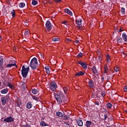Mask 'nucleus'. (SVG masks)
<instances>
[{
  "instance_id": "9d476101",
  "label": "nucleus",
  "mask_w": 127,
  "mask_h": 127,
  "mask_svg": "<svg viewBox=\"0 0 127 127\" xmlns=\"http://www.w3.org/2000/svg\"><path fill=\"white\" fill-rule=\"evenodd\" d=\"M78 64L81 65L84 69H87V65H86V63H84V62L79 61V62H78Z\"/></svg>"
},
{
  "instance_id": "c756f323",
  "label": "nucleus",
  "mask_w": 127,
  "mask_h": 127,
  "mask_svg": "<svg viewBox=\"0 0 127 127\" xmlns=\"http://www.w3.org/2000/svg\"><path fill=\"white\" fill-rule=\"evenodd\" d=\"M52 40L54 42L59 41V40H60V38H58V37H55V38L52 39Z\"/></svg>"
},
{
  "instance_id": "9b49d317",
  "label": "nucleus",
  "mask_w": 127,
  "mask_h": 127,
  "mask_svg": "<svg viewBox=\"0 0 127 127\" xmlns=\"http://www.w3.org/2000/svg\"><path fill=\"white\" fill-rule=\"evenodd\" d=\"M88 85L89 87L91 88H95V85L94 84L93 80H89L88 82Z\"/></svg>"
},
{
  "instance_id": "6ab92c4d",
  "label": "nucleus",
  "mask_w": 127,
  "mask_h": 127,
  "mask_svg": "<svg viewBox=\"0 0 127 127\" xmlns=\"http://www.w3.org/2000/svg\"><path fill=\"white\" fill-rule=\"evenodd\" d=\"M107 118H108V115H107L106 114L101 115V119H102V120H105V121H106Z\"/></svg>"
},
{
  "instance_id": "4c0bfd02",
  "label": "nucleus",
  "mask_w": 127,
  "mask_h": 127,
  "mask_svg": "<svg viewBox=\"0 0 127 127\" xmlns=\"http://www.w3.org/2000/svg\"><path fill=\"white\" fill-rule=\"evenodd\" d=\"M114 70H115V72H118V71H119V70H120V68L118 66H115L114 67Z\"/></svg>"
},
{
  "instance_id": "1a4fd4ad",
  "label": "nucleus",
  "mask_w": 127,
  "mask_h": 127,
  "mask_svg": "<svg viewBox=\"0 0 127 127\" xmlns=\"http://www.w3.org/2000/svg\"><path fill=\"white\" fill-rule=\"evenodd\" d=\"M7 87H9L11 90H14V89H15L14 84H12L11 82H9V81L7 82Z\"/></svg>"
},
{
  "instance_id": "5fc2aeb1",
  "label": "nucleus",
  "mask_w": 127,
  "mask_h": 127,
  "mask_svg": "<svg viewBox=\"0 0 127 127\" xmlns=\"http://www.w3.org/2000/svg\"><path fill=\"white\" fill-rule=\"evenodd\" d=\"M44 119H45V118H42L41 119L42 122H43V121H44Z\"/></svg>"
},
{
  "instance_id": "0eeeda50",
  "label": "nucleus",
  "mask_w": 127,
  "mask_h": 127,
  "mask_svg": "<svg viewBox=\"0 0 127 127\" xmlns=\"http://www.w3.org/2000/svg\"><path fill=\"white\" fill-rule=\"evenodd\" d=\"M76 22L77 24V28H79V29H82V20L81 19H78L76 20Z\"/></svg>"
},
{
  "instance_id": "5701e85b",
  "label": "nucleus",
  "mask_w": 127,
  "mask_h": 127,
  "mask_svg": "<svg viewBox=\"0 0 127 127\" xmlns=\"http://www.w3.org/2000/svg\"><path fill=\"white\" fill-rule=\"evenodd\" d=\"M45 69L47 74H49L50 73V67L49 66H46Z\"/></svg>"
},
{
  "instance_id": "58836bf2",
  "label": "nucleus",
  "mask_w": 127,
  "mask_h": 127,
  "mask_svg": "<svg viewBox=\"0 0 127 127\" xmlns=\"http://www.w3.org/2000/svg\"><path fill=\"white\" fill-rule=\"evenodd\" d=\"M68 119H69V116L68 115H65L64 117V120H68Z\"/></svg>"
},
{
  "instance_id": "f704fd0d",
  "label": "nucleus",
  "mask_w": 127,
  "mask_h": 127,
  "mask_svg": "<svg viewBox=\"0 0 127 127\" xmlns=\"http://www.w3.org/2000/svg\"><path fill=\"white\" fill-rule=\"evenodd\" d=\"M38 2L37 1L35 0H33L32 1V4H33V5H36V4H37Z\"/></svg>"
},
{
  "instance_id": "bb28decb",
  "label": "nucleus",
  "mask_w": 127,
  "mask_h": 127,
  "mask_svg": "<svg viewBox=\"0 0 127 127\" xmlns=\"http://www.w3.org/2000/svg\"><path fill=\"white\" fill-rule=\"evenodd\" d=\"M19 7H21V8H22L23 7H24V6H25V3H24V2H21L19 4Z\"/></svg>"
},
{
  "instance_id": "f3484780",
  "label": "nucleus",
  "mask_w": 127,
  "mask_h": 127,
  "mask_svg": "<svg viewBox=\"0 0 127 127\" xmlns=\"http://www.w3.org/2000/svg\"><path fill=\"white\" fill-rule=\"evenodd\" d=\"M64 11L66 13H67V14H69V15H73V13L68 9H65Z\"/></svg>"
},
{
  "instance_id": "680f3d73",
  "label": "nucleus",
  "mask_w": 127,
  "mask_h": 127,
  "mask_svg": "<svg viewBox=\"0 0 127 127\" xmlns=\"http://www.w3.org/2000/svg\"><path fill=\"white\" fill-rule=\"evenodd\" d=\"M18 107H19V105L17 104Z\"/></svg>"
},
{
  "instance_id": "3c124183",
  "label": "nucleus",
  "mask_w": 127,
  "mask_h": 127,
  "mask_svg": "<svg viewBox=\"0 0 127 127\" xmlns=\"http://www.w3.org/2000/svg\"><path fill=\"white\" fill-rule=\"evenodd\" d=\"M63 23L64 24H66V23H67V21H64V22H63Z\"/></svg>"
},
{
  "instance_id": "7ed1b4c3",
  "label": "nucleus",
  "mask_w": 127,
  "mask_h": 127,
  "mask_svg": "<svg viewBox=\"0 0 127 127\" xmlns=\"http://www.w3.org/2000/svg\"><path fill=\"white\" fill-rule=\"evenodd\" d=\"M29 71V67H25V65H23L22 67L21 73L22 75L24 78H26L28 71Z\"/></svg>"
},
{
  "instance_id": "ea45409f",
  "label": "nucleus",
  "mask_w": 127,
  "mask_h": 127,
  "mask_svg": "<svg viewBox=\"0 0 127 127\" xmlns=\"http://www.w3.org/2000/svg\"><path fill=\"white\" fill-rule=\"evenodd\" d=\"M82 56L83 54L80 53L77 55V58H79V57H82Z\"/></svg>"
},
{
  "instance_id": "052dcab7",
  "label": "nucleus",
  "mask_w": 127,
  "mask_h": 127,
  "mask_svg": "<svg viewBox=\"0 0 127 127\" xmlns=\"http://www.w3.org/2000/svg\"><path fill=\"white\" fill-rule=\"evenodd\" d=\"M64 27H67V26H66V25H65V26H64Z\"/></svg>"
},
{
  "instance_id": "a19ab883",
  "label": "nucleus",
  "mask_w": 127,
  "mask_h": 127,
  "mask_svg": "<svg viewBox=\"0 0 127 127\" xmlns=\"http://www.w3.org/2000/svg\"><path fill=\"white\" fill-rule=\"evenodd\" d=\"M101 95L102 97H105L106 96V93H105L104 92H101Z\"/></svg>"
},
{
  "instance_id": "37998d69",
  "label": "nucleus",
  "mask_w": 127,
  "mask_h": 127,
  "mask_svg": "<svg viewBox=\"0 0 127 127\" xmlns=\"http://www.w3.org/2000/svg\"><path fill=\"white\" fill-rule=\"evenodd\" d=\"M124 90L125 92H127V85L125 86L124 87Z\"/></svg>"
},
{
  "instance_id": "13d9d810",
  "label": "nucleus",
  "mask_w": 127,
  "mask_h": 127,
  "mask_svg": "<svg viewBox=\"0 0 127 127\" xmlns=\"http://www.w3.org/2000/svg\"><path fill=\"white\" fill-rule=\"evenodd\" d=\"M1 84V82H0V86Z\"/></svg>"
},
{
  "instance_id": "f8f14e48",
  "label": "nucleus",
  "mask_w": 127,
  "mask_h": 127,
  "mask_svg": "<svg viewBox=\"0 0 127 127\" xmlns=\"http://www.w3.org/2000/svg\"><path fill=\"white\" fill-rule=\"evenodd\" d=\"M83 75H85L84 72L79 71L75 74V76L79 77V76H83Z\"/></svg>"
},
{
  "instance_id": "4be33fe9",
  "label": "nucleus",
  "mask_w": 127,
  "mask_h": 127,
  "mask_svg": "<svg viewBox=\"0 0 127 127\" xmlns=\"http://www.w3.org/2000/svg\"><path fill=\"white\" fill-rule=\"evenodd\" d=\"M92 70L94 74H97V73H98V70H97V68H96V66L92 67Z\"/></svg>"
},
{
  "instance_id": "6e6d98bb",
  "label": "nucleus",
  "mask_w": 127,
  "mask_h": 127,
  "mask_svg": "<svg viewBox=\"0 0 127 127\" xmlns=\"http://www.w3.org/2000/svg\"><path fill=\"white\" fill-rule=\"evenodd\" d=\"M1 37H0V41H1Z\"/></svg>"
},
{
  "instance_id": "ddd939ff",
  "label": "nucleus",
  "mask_w": 127,
  "mask_h": 127,
  "mask_svg": "<svg viewBox=\"0 0 127 127\" xmlns=\"http://www.w3.org/2000/svg\"><path fill=\"white\" fill-rule=\"evenodd\" d=\"M2 65H3V61L2 60V57L0 56V68L3 69Z\"/></svg>"
},
{
  "instance_id": "a211bd4d",
  "label": "nucleus",
  "mask_w": 127,
  "mask_h": 127,
  "mask_svg": "<svg viewBox=\"0 0 127 127\" xmlns=\"http://www.w3.org/2000/svg\"><path fill=\"white\" fill-rule=\"evenodd\" d=\"M56 115L58 117H60V118H63V117H64V114L62 113V112H57Z\"/></svg>"
},
{
  "instance_id": "c9c22d12",
  "label": "nucleus",
  "mask_w": 127,
  "mask_h": 127,
  "mask_svg": "<svg viewBox=\"0 0 127 127\" xmlns=\"http://www.w3.org/2000/svg\"><path fill=\"white\" fill-rule=\"evenodd\" d=\"M117 40L118 42H122V41H123V39H122V38H121V37H118L117 38Z\"/></svg>"
},
{
  "instance_id": "4468645a",
  "label": "nucleus",
  "mask_w": 127,
  "mask_h": 127,
  "mask_svg": "<svg viewBox=\"0 0 127 127\" xmlns=\"http://www.w3.org/2000/svg\"><path fill=\"white\" fill-rule=\"evenodd\" d=\"M26 108H27V109H31V108H32V104L31 102H28L27 103L26 105Z\"/></svg>"
},
{
  "instance_id": "c03bdc74",
  "label": "nucleus",
  "mask_w": 127,
  "mask_h": 127,
  "mask_svg": "<svg viewBox=\"0 0 127 127\" xmlns=\"http://www.w3.org/2000/svg\"><path fill=\"white\" fill-rule=\"evenodd\" d=\"M25 35H26V36H28V31H25Z\"/></svg>"
},
{
  "instance_id": "2f4dec72",
  "label": "nucleus",
  "mask_w": 127,
  "mask_h": 127,
  "mask_svg": "<svg viewBox=\"0 0 127 127\" xmlns=\"http://www.w3.org/2000/svg\"><path fill=\"white\" fill-rule=\"evenodd\" d=\"M108 69V65H105V66H104V72L105 73H107Z\"/></svg>"
},
{
  "instance_id": "603ef678",
  "label": "nucleus",
  "mask_w": 127,
  "mask_h": 127,
  "mask_svg": "<svg viewBox=\"0 0 127 127\" xmlns=\"http://www.w3.org/2000/svg\"><path fill=\"white\" fill-rule=\"evenodd\" d=\"M66 41H68V42L71 41V40H70V39H68V38L66 39Z\"/></svg>"
},
{
  "instance_id": "2eb2a0df",
  "label": "nucleus",
  "mask_w": 127,
  "mask_h": 127,
  "mask_svg": "<svg viewBox=\"0 0 127 127\" xmlns=\"http://www.w3.org/2000/svg\"><path fill=\"white\" fill-rule=\"evenodd\" d=\"M1 94H7L8 93V88H5L0 91Z\"/></svg>"
},
{
  "instance_id": "864d4df0",
  "label": "nucleus",
  "mask_w": 127,
  "mask_h": 127,
  "mask_svg": "<svg viewBox=\"0 0 127 127\" xmlns=\"http://www.w3.org/2000/svg\"><path fill=\"white\" fill-rule=\"evenodd\" d=\"M75 43H76V44L79 43V40L75 41Z\"/></svg>"
},
{
  "instance_id": "8fccbe9b",
  "label": "nucleus",
  "mask_w": 127,
  "mask_h": 127,
  "mask_svg": "<svg viewBox=\"0 0 127 127\" xmlns=\"http://www.w3.org/2000/svg\"><path fill=\"white\" fill-rule=\"evenodd\" d=\"M101 80H102V82H104V81H105V78L104 77H102Z\"/></svg>"
},
{
  "instance_id": "473e14b6",
  "label": "nucleus",
  "mask_w": 127,
  "mask_h": 127,
  "mask_svg": "<svg viewBox=\"0 0 127 127\" xmlns=\"http://www.w3.org/2000/svg\"><path fill=\"white\" fill-rule=\"evenodd\" d=\"M107 62H111V57L109 55H107Z\"/></svg>"
},
{
  "instance_id": "79ce46f5",
  "label": "nucleus",
  "mask_w": 127,
  "mask_h": 127,
  "mask_svg": "<svg viewBox=\"0 0 127 127\" xmlns=\"http://www.w3.org/2000/svg\"><path fill=\"white\" fill-rule=\"evenodd\" d=\"M23 127H31V126L30 125L26 124L25 125H24Z\"/></svg>"
},
{
  "instance_id": "cd10ccee",
  "label": "nucleus",
  "mask_w": 127,
  "mask_h": 127,
  "mask_svg": "<svg viewBox=\"0 0 127 127\" xmlns=\"http://www.w3.org/2000/svg\"><path fill=\"white\" fill-rule=\"evenodd\" d=\"M12 66H16V64H9L7 65V67L8 68H10V67H11Z\"/></svg>"
},
{
  "instance_id": "423d86ee",
  "label": "nucleus",
  "mask_w": 127,
  "mask_h": 127,
  "mask_svg": "<svg viewBox=\"0 0 127 127\" xmlns=\"http://www.w3.org/2000/svg\"><path fill=\"white\" fill-rule=\"evenodd\" d=\"M50 88L53 91H56V89H57V84L55 82L52 81L51 83Z\"/></svg>"
},
{
  "instance_id": "39448f33",
  "label": "nucleus",
  "mask_w": 127,
  "mask_h": 127,
  "mask_svg": "<svg viewBox=\"0 0 127 127\" xmlns=\"http://www.w3.org/2000/svg\"><path fill=\"white\" fill-rule=\"evenodd\" d=\"M46 28L47 30V31H50L51 29H52V25L51 24V22L49 21H47L46 23Z\"/></svg>"
},
{
  "instance_id": "de8ad7c7",
  "label": "nucleus",
  "mask_w": 127,
  "mask_h": 127,
  "mask_svg": "<svg viewBox=\"0 0 127 127\" xmlns=\"http://www.w3.org/2000/svg\"><path fill=\"white\" fill-rule=\"evenodd\" d=\"M99 62H101V61H102V58H101V57H99Z\"/></svg>"
},
{
  "instance_id": "72a5a7b5",
  "label": "nucleus",
  "mask_w": 127,
  "mask_h": 127,
  "mask_svg": "<svg viewBox=\"0 0 127 127\" xmlns=\"http://www.w3.org/2000/svg\"><path fill=\"white\" fill-rule=\"evenodd\" d=\"M11 14H12V17H14L15 16V12L14 11V9H13L12 11L11 12Z\"/></svg>"
},
{
  "instance_id": "bf43d9fd",
  "label": "nucleus",
  "mask_w": 127,
  "mask_h": 127,
  "mask_svg": "<svg viewBox=\"0 0 127 127\" xmlns=\"http://www.w3.org/2000/svg\"><path fill=\"white\" fill-rule=\"evenodd\" d=\"M126 113L127 114V110L126 111Z\"/></svg>"
},
{
  "instance_id": "6e6552de",
  "label": "nucleus",
  "mask_w": 127,
  "mask_h": 127,
  "mask_svg": "<svg viewBox=\"0 0 127 127\" xmlns=\"http://www.w3.org/2000/svg\"><path fill=\"white\" fill-rule=\"evenodd\" d=\"M14 121V118H12L11 117H7L4 119V122L5 123H12Z\"/></svg>"
},
{
  "instance_id": "a878e982",
  "label": "nucleus",
  "mask_w": 127,
  "mask_h": 127,
  "mask_svg": "<svg viewBox=\"0 0 127 127\" xmlns=\"http://www.w3.org/2000/svg\"><path fill=\"white\" fill-rule=\"evenodd\" d=\"M126 12V9L124 7L121 8V13L122 15H124Z\"/></svg>"
},
{
  "instance_id": "09e8293b",
  "label": "nucleus",
  "mask_w": 127,
  "mask_h": 127,
  "mask_svg": "<svg viewBox=\"0 0 127 127\" xmlns=\"http://www.w3.org/2000/svg\"><path fill=\"white\" fill-rule=\"evenodd\" d=\"M123 31V29H122V28H120V29L119 30L120 32H122V31Z\"/></svg>"
},
{
  "instance_id": "e433bc0d",
  "label": "nucleus",
  "mask_w": 127,
  "mask_h": 127,
  "mask_svg": "<svg viewBox=\"0 0 127 127\" xmlns=\"http://www.w3.org/2000/svg\"><path fill=\"white\" fill-rule=\"evenodd\" d=\"M63 90L64 94H66L67 93V91H68V88H67V87H64Z\"/></svg>"
},
{
  "instance_id": "a18cd8bd",
  "label": "nucleus",
  "mask_w": 127,
  "mask_h": 127,
  "mask_svg": "<svg viewBox=\"0 0 127 127\" xmlns=\"http://www.w3.org/2000/svg\"><path fill=\"white\" fill-rule=\"evenodd\" d=\"M95 105H97V106H100V103L98 101H95Z\"/></svg>"
},
{
  "instance_id": "aec40b11",
  "label": "nucleus",
  "mask_w": 127,
  "mask_h": 127,
  "mask_svg": "<svg viewBox=\"0 0 127 127\" xmlns=\"http://www.w3.org/2000/svg\"><path fill=\"white\" fill-rule=\"evenodd\" d=\"M122 37H123V40H124V41H126V42H127V34H126V33L123 34Z\"/></svg>"
},
{
  "instance_id": "dca6fc26",
  "label": "nucleus",
  "mask_w": 127,
  "mask_h": 127,
  "mask_svg": "<svg viewBox=\"0 0 127 127\" xmlns=\"http://www.w3.org/2000/svg\"><path fill=\"white\" fill-rule=\"evenodd\" d=\"M77 125L78 127H82L83 126V121L81 120H78L77 121Z\"/></svg>"
},
{
  "instance_id": "f03ea898",
  "label": "nucleus",
  "mask_w": 127,
  "mask_h": 127,
  "mask_svg": "<svg viewBox=\"0 0 127 127\" xmlns=\"http://www.w3.org/2000/svg\"><path fill=\"white\" fill-rule=\"evenodd\" d=\"M37 66H38V63H37V59L36 58H33L30 63V67H31V69L33 70H35L36 68H37Z\"/></svg>"
},
{
  "instance_id": "c85d7f7f",
  "label": "nucleus",
  "mask_w": 127,
  "mask_h": 127,
  "mask_svg": "<svg viewBox=\"0 0 127 127\" xmlns=\"http://www.w3.org/2000/svg\"><path fill=\"white\" fill-rule=\"evenodd\" d=\"M106 107L107 109H111L112 108V104L111 103H108L106 104Z\"/></svg>"
},
{
  "instance_id": "7c9ffc66",
  "label": "nucleus",
  "mask_w": 127,
  "mask_h": 127,
  "mask_svg": "<svg viewBox=\"0 0 127 127\" xmlns=\"http://www.w3.org/2000/svg\"><path fill=\"white\" fill-rule=\"evenodd\" d=\"M32 99H33V100H35V101H38V100H39V98H38V97L34 95H32Z\"/></svg>"
},
{
  "instance_id": "49530a36",
  "label": "nucleus",
  "mask_w": 127,
  "mask_h": 127,
  "mask_svg": "<svg viewBox=\"0 0 127 127\" xmlns=\"http://www.w3.org/2000/svg\"><path fill=\"white\" fill-rule=\"evenodd\" d=\"M55 2H60L62 0H54Z\"/></svg>"
},
{
  "instance_id": "393cba45",
  "label": "nucleus",
  "mask_w": 127,
  "mask_h": 127,
  "mask_svg": "<svg viewBox=\"0 0 127 127\" xmlns=\"http://www.w3.org/2000/svg\"><path fill=\"white\" fill-rule=\"evenodd\" d=\"M92 125V122L91 121H86V126L87 127H90Z\"/></svg>"
},
{
  "instance_id": "412c9836",
  "label": "nucleus",
  "mask_w": 127,
  "mask_h": 127,
  "mask_svg": "<svg viewBox=\"0 0 127 127\" xmlns=\"http://www.w3.org/2000/svg\"><path fill=\"white\" fill-rule=\"evenodd\" d=\"M40 126H41V127H48V124L45 123V122H44V121H42L40 123Z\"/></svg>"
},
{
  "instance_id": "4d7b16f0",
  "label": "nucleus",
  "mask_w": 127,
  "mask_h": 127,
  "mask_svg": "<svg viewBox=\"0 0 127 127\" xmlns=\"http://www.w3.org/2000/svg\"><path fill=\"white\" fill-rule=\"evenodd\" d=\"M66 125H67V126H69V124L67 123H65Z\"/></svg>"
},
{
  "instance_id": "b1692460",
  "label": "nucleus",
  "mask_w": 127,
  "mask_h": 127,
  "mask_svg": "<svg viewBox=\"0 0 127 127\" xmlns=\"http://www.w3.org/2000/svg\"><path fill=\"white\" fill-rule=\"evenodd\" d=\"M32 93L34 95H36V94H38V90L36 89H33L32 90Z\"/></svg>"
},
{
  "instance_id": "f257e3e1",
  "label": "nucleus",
  "mask_w": 127,
  "mask_h": 127,
  "mask_svg": "<svg viewBox=\"0 0 127 127\" xmlns=\"http://www.w3.org/2000/svg\"><path fill=\"white\" fill-rule=\"evenodd\" d=\"M60 95L58 94H55V98L58 103V104H60L64 103V104H67V101L64 100V99H65V97H63L62 95V92H60Z\"/></svg>"
},
{
  "instance_id": "20e7f679",
  "label": "nucleus",
  "mask_w": 127,
  "mask_h": 127,
  "mask_svg": "<svg viewBox=\"0 0 127 127\" xmlns=\"http://www.w3.org/2000/svg\"><path fill=\"white\" fill-rule=\"evenodd\" d=\"M2 105L3 106H5V104H6V102H8V100H9V96L6 95L5 97H2L0 99Z\"/></svg>"
}]
</instances>
